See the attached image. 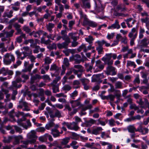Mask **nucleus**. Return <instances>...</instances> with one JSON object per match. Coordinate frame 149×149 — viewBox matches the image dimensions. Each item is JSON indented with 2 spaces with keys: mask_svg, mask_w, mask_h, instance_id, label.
Wrapping results in <instances>:
<instances>
[{
  "mask_svg": "<svg viewBox=\"0 0 149 149\" xmlns=\"http://www.w3.org/2000/svg\"><path fill=\"white\" fill-rule=\"evenodd\" d=\"M85 71L84 68L80 65H74V68H70L67 72L65 75L63 77L62 82L63 84H64L68 79L72 80L74 78L75 76L72 74V72L77 75L78 78L81 77L82 73Z\"/></svg>",
  "mask_w": 149,
  "mask_h": 149,
  "instance_id": "f257e3e1",
  "label": "nucleus"
},
{
  "mask_svg": "<svg viewBox=\"0 0 149 149\" xmlns=\"http://www.w3.org/2000/svg\"><path fill=\"white\" fill-rule=\"evenodd\" d=\"M62 124L63 126H66L69 129L71 130L77 131L79 128V127L78 126L77 123L75 122L69 123L68 122H64L62 123Z\"/></svg>",
  "mask_w": 149,
  "mask_h": 149,
  "instance_id": "f03ea898",
  "label": "nucleus"
},
{
  "mask_svg": "<svg viewBox=\"0 0 149 149\" xmlns=\"http://www.w3.org/2000/svg\"><path fill=\"white\" fill-rule=\"evenodd\" d=\"M111 54H106L105 56L102 58V60L104 62L105 64H107L108 66L112 65L113 61L111 59Z\"/></svg>",
  "mask_w": 149,
  "mask_h": 149,
  "instance_id": "7ed1b4c3",
  "label": "nucleus"
},
{
  "mask_svg": "<svg viewBox=\"0 0 149 149\" xmlns=\"http://www.w3.org/2000/svg\"><path fill=\"white\" fill-rule=\"evenodd\" d=\"M36 132L34 130H32L29 132L27 135L28 139H31L30 140L31 142L34 143L37 139L38 136L36 135Z\"/></svg>",
  "mask_w": 149,
  "mask_h": 149,
  "instance_id": "20e7f679",
  "label": "nucleus"
},
{
  "mask_svg": "<svg viewBox=\"0 0 149 149\" xmlns=\"http://www.w3.org/2000/svg\"><path fill=\"white\" fill-rule=\"evenodd\" d=\"M63 40L65 42L62 43H58L57 45V47L59 49L62 48H66L69 44L70 42V38H63Z\"/></svg>",
  "mask_w": 149,
  "mask_h": 149,
  "instance_id": "39448f33",
  "label": "nucleus"
},
{
  "mask_svg": "<svg viewBox=\"0 0 149 149\" xmlns=\"http://www.w3.org/2000/svg\"><path fill=\"white\" fill-rule=\"evenodd\" d=\"M116 68L112 65H108L107 67L106 73L108 75H115L116 74Z\"/></svg>",
  "mask_w": 149,
  "mask_h": 149,
  "instance_id": "423d86ee",
  "label": "nucleus"
},
{
  "mask_svg": "<svg viewBox=\"0 0 149 149\" xmlns=\"http://www.w3.org/2000/svg\"><path fill=\"white\" fill-rule=\"evenodd\" d=\"M59 127V124H56L55 126V127L52 128L51 130V134L54 138L59 137L60 135H59V132L58 130Z\"/></svg>",
  "mask_w": 149,
  "mask_h": 149,
  "instance_id": "0eeeda50",
  "label": "nucleus"
},
{
  "mask_svg": "<svg viewBox=\"0 0 149 149\" xmlns=\"http://www.w3.org/2000/svg\"><path fill=\"white\" fill-rule=\"evenodd\" d=\"M52 59L49 57H46L44 59L45 63L42 67H43L46 72L47 71L49 68V64L52 62Z\"/></svg>",
  "mask_w": 149,
  "mask_h": 149,
  "instance_id": "6e6552de",
  "label": "nucleus"
},
{
  "mask_svg": "<svg viewBox=\"0 0 149 149\" xmlns=\"http://www.w3.org/2000/svg\"><path fill=\"white\" fill-rule=\"evenodd\" d=\"M136 131L139 132L141 133L142 134L145 135L148 133L149 130L146 127L143 128L141 124L136 129Z\"/></svg>",
  "mask_w": 149,
  "mask_h": 149,
  "instance_id": "1a4fd4ad",
  "label": "nucleus"
},
{
  "mask_svg": "<svg viewBox=\"0 0 149 149\" xmlns=\"http://www.w3.org/2000/svg\"><path fill=\"white\" fill-rule=\"evenodd\" d=\"M13 74V72L8 70L7 68L3 67L0 70V74H2L4 76H6L7 74L12 75Z\"/></svg>",
  "mask_w": 149,
  "mask_h": 149,
  "instance_id": "9d476101",
  "label": "nucleus"
},
{
  "mask_svg": "<svg viewBox=\"0 0 149 149\" xmlns=\"http://www.w3.org/2000/svg\"><path fill=\"white\" fill-rule=\"evenodd\" d=\"M24 115V112L19 111L15 112L14 109L12 110L9 113L10 117L13 118L15 116L17 118H19L20 116H23Z\"/></svg>",
  "mask_w": 149,
  "mask_h": 149,
  "instance_id": "9b49d317",
  "label": "nucleus"
},
{
  "mask_svg": "<svg viewBox=\"0 0 149 149\" xmlns=\"http://www.w3.org/2000/svg\"><path fill=\"white\" fill-rule=\"evenodd\" d=\"M83 23L85 25H87L93 27H96L97 26V24L95 22L89 20L87 18H85Z\"/></svg>",
  "mask_w": 149,
  "mask_h": 149,
  "instance_id": "f8f14e48",
  "label": "nucleus"
},
{
  "mask_svg": "<svg viewBox=\"0 0 149 149\" xmlns=\"http://www.w3.org/2000/svg\"><path fill=\"white\" fill-rule=\"evenodd\" d=\"M93 78L92 79V81L95 82L97 81H100L101 79L104 77L103 73L94 75L93 77Z\"/></svg>",
  "mask_w": 149,
  "mask_h": 149,
  "instance_id": "ddd939ff",
  "label": "nucleus"
},
{
  "mask_svg": "<svg viewBox=\"0 0 149 149\" xmlns=\"http://www.w3.org/2000/svg\"><path fill=\"white\" fill-rule=\"evenodd\" d=\"M81 56L78 54H76L75 55L70 57V60L74 59L75 61V63L79 64L81 61Z\"/></svg>",
  "mask_w": 149,
  "mask_h": 149,
  "instance_id": "4468645a",
  "label": "nucleus"
},
{
  "mask_svg": "<svg viewBox=\"0 0 149 149\" xmlns=\"http://www.w3.org/2000/svg\"><path fill=\"white\" fill-rule=\"evenodd\" d=\"M80 98H79L78 99L75 100H72L70 101V103L73 108H75L79 106L80 104V102L79 101Z\"/></svg>",
  "mask_w": 149,
  "mask_h": 149,
  "instance_id": "2eb2a0df",
  "label": "nucleus"
},
{
  "mask_svg": "<svg viewBox=\"0 0 149 149\" xmlns=\"http://www.w3.org/2000/svg\"><path fill=\"white\" fill-rule=\"evenodd\" d=\"M89 0H82L83 5L81 6L82 8H90L91 5Z\"/></svg>",
  "mask_w": 149,
  "mask_h": 149,
  "instance_id": "dca6fc26",
  "label": "nucleus"
},
{
  "mask_svg": "<svg viewBox=\"0 0 149 149\" xmlns=\"http://www.w3.org/2000/svg\"><path fill=\"white\" fill-rule=\"evenodd\" d=\"M54 119H52L50 120L48 123L45 125V129L47 130H49L50 128L53 127H55L56 124H55L54 123Z\"/></svg>",
  "mask_w": 149,
  "mask_h": 149,
  "instance_id": "f3484780",
  "label": "nucleus"
},
{
  "mask_svg": "<svg viewBox=\"0 0 149 149\" xmlns=\"http://www.w3.org/2000/svg\"><path fill=\"white\" fill-rule=\"evenodd\" d=\"M26 123H27V125H26V123H21L19 125L25 129L27 130L29 127H31L32 125L29 120H28L26 121Z\"/></svg>",
  "mask_w": 149,
  "mask_h": 149,
  "instance_id": "a211bd4d",
  "label": "nucleus"
},
{
  "mask_svg": "<svg viewBox=\"0 0 149 149\" xmlns=\"http://www.w3.org/2000/svg\"><path fill=\"white\" fill-rule=\"evenodd\" d=\"M103 130L102 128L100 127H98L94 129L92 131V134L95 135L100 134L99 132Z\"/></svg>",
  "mask_w": 149,
  "mask_h": 149,
  "instance_id": "6ab92c4d",
  "label": "nucleus"
},
{
  "mask_svg": "<svg viewBox=\"0 0 149 149\" xmlns=\"http://www.w3.org/2000/svg\"><path fill=\"white\" fill-rule=\"evenodd\" d=\"M41 79V77L40 75L36 74L35 75L32 76L31 77L30 83L31 84H33L35 80Z\"/></svg>",
  "mask_w": 149,
  "mask_h": 149,
  "instance_id": "aec40b11",
  "label": "nucleus"
},
{
  "mask_svg": "<svg viewBox=\"0 0 149 149\" xmlns=\"http://www.w3.org/2000/svg\"><path fill=\"white\" fill-rule=\"evenodd\" d=\"M13 139H15L14 144H17L19 143L20 140L23 139V137L21 135L18 136H13Z\"/></svg>",
  "mask_w": 149,
  "mask_h": 149,
  "instance_id": "412c9836",
  "label": "nucleus"
},
{
  "mask_svg": "<svg viewBox=\"0 0 149 149\" xmlns=\"http://www.w3.org/2000/svg\"><path fill=\"white\" fill-rule=\"evenodd\" d=\"M95 65L100 70H102L104 67V65L101 61L100 60H98L95 62Z\"/></svg>",
  "mask_w": 149,
  "mask_h": 149,
  "instance_id": "4be33fe9",
  "label": "nucleus"
},
{
  "mask_svg": "<svg viewBox=\"0 0 149 149\" xmlns=\"http://www.w3.org/2000/svg\"><path fill=\"white\" fill-rule=\"evenodd\" d=\"M70 140V137H66L61 139V146H65L69 142Z\"/></svg>",
  "mask_w": 149,
  "mask_h": 149,
  "instance_id": "5701e85b",
  "label": "nucleus"
},
{
  "mask_svg": "<svg viewBox=\"0 0 149 149\" xmlns=\"http://www.w3.org/2000/svg\"><path fill=\"white\" fill-rule=\"evenodd\" d=\"M29 64V62L25 61L24 63V67L27 68V69L29 71V72H30L33 67V64L32 63L28 65Z\"/></svg>",
  "mask_w": 149,
  "mask_h": 149,
  "instance_id": "b1692460",
  "label": "nucleus"
},
{
  "mask_svg": "<svg viewBox=\"0 0 149 149\" xmlns=\"http://www.w3.org/2000/svg\"><path fill=\"white\" fill-rule=\"evenodd\" d=\"M5 58H8L11 61H14L15 59L14 56L10 53H7L4 56Z\"/></svg>",
  "mask_w": 149,
  "mask_h": 149,
  "instance_id": "393cba45",
  "label": "nucleus"
},
{
  "mask_svg": "<svg viewBox=\"0 0 149 149\" xmlns=\"http://www.w3.org/2000/svg\"><path fill=\"white\" fill-rule=\"evenodd\" d=\"M120 28V26L117 20H116L115 23L111 26H109L108 28V29H110L111 28L113 29L117 28V29H119Z\"/></svg>",
  "mask_w": 149,
  "mask_h": 149,
  "instance_id": "a878e982",
  "label": "nucleus"
},
{
  "mask_svg": "<svg viewBox=\"0 0 149 149\" xmlns=\"http://www.w3.org/2000/svg\"><path fill=\"white\" fill-rule=\"evenodd\" d=\"M136 102L138 103L139 104L140 106V107L141 108L144 109H146V106H145V102H143L142 101V99L141 98H140L139 101H137Z\"/></svg>",
  "mask_w": 149,
  "mask_h": 149,
  "instance_id": "bb28decb",
  "label": "nucleus"
},
{
  "mask_svg": "<svg viewBox=\"0 0 149 149\" xmlns=\"http://www.w3.org/2000/svg\"><path fill=\"white\" fill-rule=\"evenodd\" d=\"M71 88V87L68 84H65L62 88V89L65 91V93H66L67 91H70Z\"/></svg>",
  "mask_w": 149,
  "mask_h": 149,
  "instance_id": "cd10ccee",
  "label": "nucleus"
},
{
  "mask_svg": "<svg viewBox=\"0 0 149 149\" xmlns=\"http://www.w3.org/2000/svg\"><path fill=\"white\" fill-rule=\"evenodd\" d=\"M85 66L87 72H91V70L93 68V65H90L89 63H86Z\"/></svg>",
  "mask_w": 149,
  "mask_h": 149,
  "instance_id": "c85d7f7f",
  "label": "nucleus"
},
{
  "mask_svg": "<svg viewBox=\"0 0 149 149\" xmlns=\"http://www.w3.org/2000/svg\"><path fill=\"white\" fill-rule=\"evenodd\" d=\"M48 133L45 134L44 135L39 137L38 138L39 140L42 142H45L47 141V136Z\"/></svg>",
  "mask_w": 149,
  "mask_h": 149,
  "instance_id": "c756f323",
  "label": "nucleus"
},
{
  "mask_svg": "<svg viewBox=\"0 0 149 149\" xmlns=\"http://www.w3.org/2000/svg\"><path fill=\"white\" fill-rule=\"evenodd\" d=\"M80 83L79 81L78 80H74L73 83V88L75 89H77L80 88Z\"/></svg>",
  "mask_w": 149,
  "mask_h": 149,
  "instance_id": "7c9ffc66",
  "label": "nucleus"
},
{
  "mask_svg": "<svg viewBox=\"0 0 149 149\" xmlns=\"http://www.w3.org/2000/svg\"><path fill=\"white\" fill-rule=\"evenodd\" d=\"M17 82L16 81H13L12 82V85L10 86L8 88L10 90H13V87L16 88H19L21 85H19L17 86Z\"/></svg>",
  "mask_w": 149,
  "mask_h": 149,
  "instance_id": "2f4dec72",
  "label": "nucleus"
},
{
  "mask_svg": "<svg viewBox=\"0 0 149 149\" xmlns=\"http://www.w3.org/2000/svg\"><path fill=\"white\" fill-rule=\"evenodd\" d=\"M115 88L116 89H122L123 88L122 83L121 82L118 81L115 84Z\"/></svg>",
  "mask_w": 149,
  "mask_h": 149,
  "instance_id": "473e14b6",
  "label": "nucleus"
},
{
  "mask_svg": "<svg viewBox=\"0 0 149 149\" xmlns=\"http://www.w3.org/2000/svg\"><path fill=\"white\" fill-rule=\"evenodd\" d=\"M127 129L128 132L131 133H133L135 132H136V129L132 125H130L128 126Z\"/></svg>",
  "mask_w": 149,
  "mask_h": 149,
  "instance_id": "72a5a7b5",
  "label": "nucleus"
},
{
  "mask_svg": "<svg viewBox=\"0 0 149 149\" xmlns=\"http://www.w3.org/2000/svg\"><path fill=\"white\" fill-rule=\"evenodd\" d=\"M126 66L127 67L133 66L134 68H135L136 66V65L134 62L130 61H127Z\"/></svg>",
  "mask_w": 149,
  "mask_h": 149,
  "instance_id": "f704fd0d",
  "label": "nucleus"
},
{
  "mask_svg": "<svg viewBox=\"0 0 149 149\" xmlns=\"http://www.w3.org/2000/svg\"><path fill=\"white\" fill-rule=\"evenodd\" d=\"M116 95L112 94H109L108 95V101H109L110 102H113L114 101Z\"/></svg>",
  "mask_w": 149,
  "mask_h": 149,
  "instance_id": "c9c22d12",
  "label": "nucleus"
},
{
  "mask_svg": "<svg viewBox=\"0 0 149 149\" xmlns=\"http://www.w3.org/2000/svg\"><path fill=\"white\" fill-rule=\"evenodd\" d=\"M77 142L75 141H73L70 143V146L73 149H77L79 147L78 145H76Z\"/></svg>",
  "mask_w": 149,
  "mask_h": 149,
  "instance_id": "e433bc0d",
  "label": "nucleus"
},
{
  "mask_svg": "<svg viewBox=\"0 0 149 149\" xmlns=\"http://www.w3.org/2000/svg\"><path fill=\"white\" fill-rule=\"evenodd\" d=\"M13 139V136H8V138L4 137L3 141L5 143H9Z\"/></svg>",
  "mask_w": 149,
  "mask_h": 149,
  "instance_id": "4c0bfd02",
  "label": "nucleus"
},
{
  "mask_svg": "<svg viewBox=\"0 0 149 149\" xmlns=\"http://www.w3.org/2000/svg\"><path fill=\"white\" fill-rule=\"evenodd\" d=\"M46 109H47L48 113L50 117L52 118H54V114L53 113V111L51 110L49 107H47Z\"/></svg>",
  "mask_w": 149,
  "mask_h": 149,
  "instance_id": "58836bf2",
  "label": "nucleus"
},
{
  "mask_svg": "<svg viewBox=\"0 0 149 149\" xmlns=\"http://www.w3.org/2000/svg\"><path fill=\"white\" fill-rule=\"evenodd\" d=\"M34 42V41L33 39H30L28 40H25L24 42V44L26 45H27L29 42L31 44L30 45V46L33 47Z\"/></svg>",
  "mask_w": 149,
  "mask_h": 149,
  "instance_id": "ea45409f",
  "label": "nucleus"
},
{
  "mask_svg": "<svg viewBox=\"0 0 149 149\" xmlns=\"http://www.w3.org/2000/svg\"><path fill=\"white\" fill-rule=\"evenodd\" d=\"M78 91L75 90L73 93L70 94V97L72 99H74L75 97L77 96L78 95Z\"/></svg>",
  "mask_w": 149,
  "mask_h": 149,
  "instance_id": "a19ab883",
  "label": "nucleus"
},
{
  "mask_svg": "<svg viewBox=\"0 0 149 149\" xmlns=\"http://www.w3.org/2000/svg\"><path fill=\"white\" fill-rule=\"evenodd\" d=\"M95 120L93 119H91L89 120L86 122V124L88 126H91L93 124L95 123Z\"/></svg>",
  "mask_w": 149,
  "mask_h": 149,
  "instance_id": "79ce46f5",
  "label": "nucleus"
},
{
  "mask_svg": "<svg viewBox=\"0 0 149 149\" xmlns=\"http://www.w3.org/2000/svg\"><path fill=\"white\" fill-rule=\"evenodd\" d=\"M103 49V47H96V50L97 51L98 54L99 55L104 54V51Z\"/></svg>",
  "mask_w": 149,
  "mask_h": 149,
  "instance_id": "37998d69",
  "label": "nucleus"
},
{
  "mask_svg": "<svg viewBox=\"0 0 149 149\" xmlns=\"http://www.w3.org/2000/svg\"><path fill=\"white\" fill-rule=\"evenodd\" d=\"M54 24L49 23L48 25H47V29L50 32L52 31V29L54 27Z\"/></svg>",
  "mask_w": 149,
  "mask_h": 149,
  "instance_id": "c03bdc74",
  "label": "nucleus"
},
{
  "mask_svg": "<svg viewBox=\"0 0 149 149\" xmlns=\"http://www.w3.org/2000/svg\"><path fill=\"white\" fill-rule=\"evenodd\" d=\"M14 32V30H12L9 32H6L5 34L6 37L12 36Z\"/></svg>",
  "mask_w": 149,
  "mask_h": 149,
  "instance_id": "a18cd8bd",
  "label": "nucleus"
},
{
  "mask_svg": "<svg viewBox=\"0 0 149 149\" xmlns=\"http://www.w3.org/2000/svg\"><path fill=\"white\" fill-rule=\"evenodd\" d=\"M44 38H42L41 39L42 43H44L46 45H49L51 43V41L49 39H48L47 40H45Z\"/></svg>",
  "mask_w": 149,
  "mask_h": 149,
  "instance_id": "49530a36",
  "label": "nucleus"
},
{
  "mask_svg": "<svg viewBox=\"0 0 149 149\" xmlns=\"http://www.w3.org/2000/svg\"><path fill=\"white\" fill-rule=\"evenodd\" d=\"M141 46L143 47H146L148 44L147 42V40L146 38L143 39L141 41Z\"/></svg>",
  "mask_w": 149,
  "mask_h": 149,
  "instance_id": "de8ad7c7",
  "label": "nucleus"
},
{
  "mask_svg": "<svg viewBox=\"0 0 149 149\" xmlns=\"http://www.w3.org/2000/svg\"><path fill=\"white\" fill-rule=\"evenodd\" d=\"M53 92L54 93H56L59 92L58 86V85L52 86Z\"/></svg>",
  "mask_w": 149,
  "mask_h": 149,
  "instance_id": "09e8293b",
  "label": "nucleus"
},
{
  "mask_svg": "<svg viewBox=\"0 0 149 149\" xmlns=\"http://www.w3.org/2000/svg\"><path fill=\"white\" fill-rule=\"evenodd\" d=\"M84 49V51L86 52L87 51V49H86L85 45H82L80 46L78 48L77 50L79 52H80L81 51L82 49Z\"/></svg>",
  "mask_w": 149,
  "mask_h": 149,
  "instance_id": "8fccbe9b",
  "label": "nucleus"
},
{
  "mask_svg": "<svg viewBox=\"0 0 149 149\" xmlns=\"http://www.w3.org/2000/svg\"><path fill=\"white\" fill-rule=\"evenodd\" d=\"M140 80L139 75L137 76L135 78L133 82L134 84H139L140 83Z\"/></svg>",
  "mask_w": 149,
  "mask_h": 149,
  "instance_id": "3c124183",
  "label": "nucleus"
},
{
  "mask_svg": "<svg viewBox=\"0 0 149 149\" xmlns=\"http://www.w3.org/2000/svg\"><path fill=\"white\" fill-rule=\"evenodd\" d=\"M16 30L17 31V33H16V34H21V36L19 37H25V34H23L20 28L17 29Z\"/></svg>",
  "mask_w": 149,
  "mask_h": 149,
  "instance_id": "603ef678",
  "label": "nucleus"
},
{
  "mask_svg": "<svg viewBox=\"0 0 149 149\" xmlns=\"http://www.w3.org/2000/svg\"><path fill=\"white\" fill-rule=\"evenodd\" d=\"M97 125H101L102 126H104L106 124L107 122V121L106 122L100 120V118L99 119L97 120Z\"/></svg>",
  "mask_w": 149,
  "mask_h": 149,
  "instance_id": "864d4df0",
  "label": "nucleus"
},
{
  "mask_svg": "<svg viewBox=\"0 0 149 149\" xmlns=\"http://www.w3.org/2000/svg\"><path fill=\"white\" fill-rule=\"evenodd\" d=\"M58 67L55 64H53L50 67V70L51 71H56L58 70Z\"/></svg>",
  "mask_w": 149,
  "mask_h": 149,
  "instance_id": "5fc2aeb1",
  "label": "nucleus"
},
{
  "mask_svg": "<svg viewBox=\"0 0 149 149\" xmlns=\"http://www.w3.org/2000/svg\"><path fill=\"white\" fill-rule=\"evenodd\" d=\"M43 31L42 30H39L35 33V34L33 35L34 37H40L41 35L42 34Z\"/></svg>",
  "mask_w": 149,
  "mask_h": 149,
  "instance_id": "6e6d98bb",
  "label": "nucleus"
},
{
  "mask_svg": "<svg viewBox=\"0 0 149 149\" xmlns=\"http://www.w3.org/2000/svg\"><path fill=\"white\" fill-rule=\"evenodd\" d=\"M21 77L22 78L24 79V80L22 81L23 82H24L25 80H26L29 79V76L28 75L24 74H22Z\"/></svg>",
  "mask_w": 149,
  "mask_h": 149,
  "instance_id": "4d7b16f0",
  "label": "nucleus"
},
{
  "mask_svg": "<svg viewBox=\"0 0 149 149\" xmlns=\"http://www.w3.org/2000/svg\"><path fill=\"white\" fill-rule=\"evenodd\" d=\"M73 38V41L72 42L71 46L72 47H75L78 44V42L76 41V38Z\"/></svg>",
  "mask_w": 149,
  "mask_h": 149,
  "instance_id": "13d9d810",
  "label": "nucleus"
},
{
  "mask_svg": "<svg viewBox=\"0 0 149 149\" xmlns=\"http://www.w3.org/2000/svg\"><path fill=\"white\" fill-rule=\"evenodd\" d=\"M109 125L111 126H113L115 125V121L114 120L111 118L108 120Z\"/></svg>",
  "mask_w": 149,
  "mask_h": 149,
  "instance_id": "bf43d9fd",
  "label": "nucleus"
},
{
  "mask_svg": "<svg viewBox=\"0 0 149 149\" xmlns=\"http://www.w3.org/2000/svg\"><path fill=\"white\" fill-rule=\"evenodd\" d=\"M3 61L4 64L6 65H9L12 62L8 59L5 58V59H3Z\"/></svg>",
  "mask_w": 149,
  "mask_h": 149,
  "instance_id": "052dcab7",
  "label": "nucleus"
},
{
  "mask_svg": "<svg viewBox=\"0 0 149 149\" xmlns=\"http://www.w3.org/2000/svg\"><path fill=\"white\" fill-rule=\"evenodd\" d=\"M54 116L55 117H57L60 118L61 116V113L58 110H56L55 114H54Z\"/></svg>",
  "mask_w": 149,
  "mask_h": 149,
  "instance_id": "680f3d73",
  "label": "nucleus"
},
{
  "mask_svg": "<svg viewBox=\"0 0 149 149\" xmlns=\"http://www.w3.org/2000/svg\"><path fill=\"white\" fill-rule=\"evenodd\" d=\"M34 45L33 44V48L34 47L35 49L33 50V52L34 53H38L39 52V50L40 49V47L39 46L36 45L35 46V47H34Z\"/></svg>",
  "mask_w": 149,
  "mask_h": 149,
  "instance_id": "e2e57ef3",
  "label": "nucleus"
},
{
  "mask_svg": "<svg viewBox=\"0 0 149 149\" xmlns=\"http://www.w3.org/2000/svg\"><path fill=\"white\" fill-rule=\"evenodd\" d=\"M63 64L66 67H68L69 65V63L68 60L67 58H65L63 59Z\"/></svg>",
  "mask_w": 149,
  "mask_h": 149,
  "instance_id": "0e129e2a",
  "label": "nucleus"
},
{
  "mask_svg": "<svg viewBox=\"0 0 149 149\" xmlns=\"http://www.w3.org/2000/svg\"><path fill=\"white\" fill-rule=\"evenodd\" d=\"M80 80L83 85L87 84L89 82V80H88L85 78L81 79Z\"/></svg>",
  "mask_w": 149,
  "mask_h": 149,
  "instance_id": "69168bd1",
  "label": "nucleus"
},
{
  "mask_svg": "<svg viewBox=\"0 0 149 149\" xmlns=\"http://www.w3.org/2000/svg\"><path fill=\"white\" fill-rule=\"evenodd\" d=\"M116 9L118 10H121V12L125 11L127 10V9L126 8L124 7L123 8H122L121 6L120 5H118L116 7Z\"/></svg>",
  "mask_w": 149,
  "mask_h": 149,
  "instance_id": "338daca9",
  "label": "nucleus"
},
{
  "mask_svg": "<svg viewBox=\"0 0 149 149\" xmlns=\"http://www.w3.org/2000/svg\"><path fill=\"white\" fill-rule=\"evenodd\" d=\"M37 130L38 132H44L45 130V129L43 127H40L38 128Z\"/></svg>",
  "mask_w": 149,
  "mask_h": 149,
  "instance_id": "774afa93",
  "label": "nucleus"
}]
</instances>
